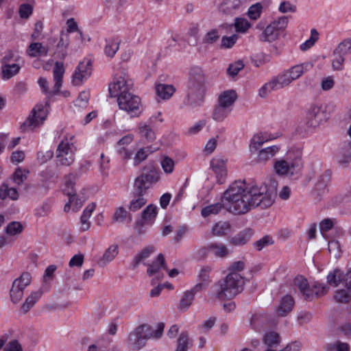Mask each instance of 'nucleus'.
<instances>
[{
    "label": "nucleus",
    "instance_id": "23",
    "mask_svg": "<svg viewBox=\"0 0 351 351\" xmlns=\"http://www.w3.org/2000/svg\"><path fill=\"white\" fill-rule=\"evenodd\" d=\"M119 253V247L116 244L110 245L107 248L103 256L97 261L99 267H104L112 261Z\"/></svg>",
    "mask_w": 351,
    "mask_h": 351
},
{
    "label": "nucleus",
    "instance_id": "38",
    "mask_svg": "<svg viewBox=\"0 0 351 351\" xmlns=\"http://www.w3.org/2000/svg\"><path fill=\"white\" fill-rule=\"evenodd\" d=\"M194 298L195 296L193 295V293H191L189 291H185L180 300L178 309L182 311H186L193 303Z\"/></svg>",
    "mask_w": 351,
    "mask_h": 351
},
{
    "label": "nucleus",
    "instance_id": "42",
    "mask_svg": "<svg viewBox=\"0 0 351 351\" xmlns=\"http://www.w3.org/2000/svg\"><path fill=\"white\" fill-rule=\"evenodd\" d=\"M230 110L226 107L218 104L213 112V118L217 121H222L228 114Z\"/></svg>",
    "mask_w": 351,
    "mask_h": 351
},
{
    "label": "nucleus",
    "instance_id": "53",
    "mask_svg": "<svg viewBox=\"0 0 351 351\" xmlns=\"http://www.w3.org/2000/svg\"><path fill=\"white\" fill-rule=\"evenodd\" d=\"M267 137L265 136L263 134H257L254 136L251 141L250 149L251 151L253 149L258 150L261 145H262L265 141H267Z\"/></svg>",
    "mask_w": 351,
    "mask_h": 351
},
{
    "label": "nucleus",
    "instance_id": "41",
    "mask_svg": "<svg viewBox=\"0 0 351 351\" xmlns=\"http://www.w3.org/2000/svg\"><path fill=\"white\" fill-rule=\"evenodd\" d=\"M208 249L212 251L216 256L220 258H224L228 254L227 247L223 244L210 243L208 245Z\"/></svg>",
    "mask_w": 351,
    "mask_h": 351
},
{
    "label": "nucleus",
    "instance_id": "1",
    "mask_svg": "<svg viewBox=\"0 0 351 351\" xmlns=\"http://www.w3.org/2000/svg\"><path fill=\"white\" fill-rule=\"evenodd\" d=\"M250 187L243 181H235L223 193V208L234 215H243L252 209Z\"/></svg>",
    "mask_w": 351,
    "mask_h": 351
},
{
    "label": "nucleus",
    "instance_id": "14",
    "mask_svg": "<svg viewBox=\"0 0 351 351\" xmlns=\"http://www.w3.org/2000/svg\"><path fill=\"white\" fill-rule=\"evenodd\" d=\"M132 83L131 80L125 79V76L120 75L115 77L112 83L109 84L108 90L111 97H119L121 92H129L132 88Z\"/></svg>",
    "mask_w": 351,
    "mask_h": 351
},
{
    "label": "nucleus",
    "instance_id": "51",
    "mask_svg": "<svg viewBox=\"0 0 351 351\" xmlns=\"http://www.w3.org/2000/svg\"><path fill=\"white\" fill-rule=\"evenodd\" d=\"M251 61L255 66L259 67L261 65L269 62L270 61V56L268 54L260 52L252 57Z\"/></svg>",
    "mask_w": 351,
    "mask_h": 351
},
{
    "label": "nucleus",
    "instance_id": "33",
    "mask_svg": "<svg viewBox=\"0 0 351 351\" xmlns=\"http://www.w3.org/2000/svg\"><path fill=\"white\" fill-rule=\"evenodd\" d=\"M155 249L153 246H149L144 248L141 252L136 254L132 263H131V266L133 269H135L139 263L143 260L148 258L152 253L154 252Z\"/></svg>",
    "mask_w": 351,
    "mask_h": 351
},
{
    "label": "nucleus",
    "instance_id": "37",
    "mask_svg": "<svg viewBox=\"0 0 351 351\" xmlns=\"http://www.w3.org/2000/svg\"><path fill=\"white\" fill-rule=\"evenodd\" d=\"M23 291L24 289L19 285V281L13 282L12 289L10 291L12 302L14 304L18 303L23 298Z\"/></svg>",
    "mask_w": 351,
    "mask_h": 351
},
{
    "label": "nucleus",
    "instance_id": "32",
    "mask_svg": "<svg viewBox=\"0 0 351 351\" xmlns=\"http://www.w3.org/2000/svg\"><path fill=\"white\" fill-rule=\"evenodd\" d=\"M176 89L172 85L159 84L156 86V92L158 97L162 99H169Z\"/></svg>",
    "mask_w": 351,
    "mask_h": 351
},
{
    "label": "nucleus",
    "instance_id": "35",
    "mask_svg": "<svg viewBox=\"0 0 351 351\" xmlns=\"http://www.w3.org/2000/svg\"><path fill=\"white\" fill-rule=\"evenodd\" d=\"M279 150V148L276 146H270L260 150L257 160L259 162H265L271 158Z\"/></svg>",
    "mask_w": 351,
    "mask_h": 351
},
{
    "label": "nucleus",
    "instance_id": "27",
    "mask_svg": "<svg viewBox=\"0 0 351 351\" xmlns=\"http://www.w3.org/2000/svg\"><path fill=\"white\" fill-rule=\"evenodd\" d=\"M326 278L329 285L336 287L341 282L345 283L346 274H343L340 269L336 268L329 272Z\"/></svg>",
    "mask_w": 351,
    "mask_h": 351
},
{
    "label": "nucleus",
    "instance_id": "40",
    "mask_svg": "<svg viewBox=\"0 0 351 351\" xmlns=\"http://www.w3.org/2000/svg\"><path fill=\"white\" fill-rule=\"evenodd\" d=\"M223 208V202H217L210 204L202 209L201 214L204 217H207L211 215L217 214L221 208Z\"/></svg>",
    "mask_w": 351,
    "mask_h": 351
},
{
    "label": "nucleus",
    "instance_id": "6",
    "mask_svg": "<svg viewBox=\"0 0 351 351\" xmlns=\"http://www.w3.org/2000/svg\"><path fill=\"white\" fill-rule=\"evenodd\" d=\"M302 156V152L299 149L289 151L287 153V160L276 162L274 167L276 173L279 175L298 173L303 167Z\"/></svg>",
    "mask_w": 351,
    "mask_h": 351
},
{
    "label": "nucleus",
    "instance_id": "13",
    "mask_svg": "<svg viewBox=\"0 0 351 351\" xmlns=\"http://www.w3.org/2000/svg\"><path fill=\"white\" fill-rule=\"evenodd\" d=\"M293 81L287 71L277 77L273 78L270 82L265 84L259 90V95L261 97H266L268 92L273 90L280 89L290 84Z\"/></svg>",
    "mask_w": 351,
    "mask_h": 351
},
{
    "label": "nucleus",
    "instance_id": "7",
    "mask_svg": "<svg viewBox=\"0 0 351 351\" xmlns=\"http://www.w3.org/2000/svg\"><path fill=\"white\" fill-rule=\"evenodd\" d=\"M160 180V171L154 162H149L145 165L142 173L135 178L134 186L136 187L140 193L147 192L153 184Z\"/></svg>",
    "mask_w": 351,
    "mask_h": 351
},
{
    "label": "nucleus",
    "instance_id": "63",
    "mask_svg": "<svg viewBox=\"0 0 351 351\" xmlns=\"http://www.w3.org/2000/svg\"><path fill=\"white\" fill-rule=\"evenodd\" d=\"M238 39L237 34H233L231 36H223L221 38V48L229 49L232 47Z\"/></svg>",
    "mask_w": 351,
    "mask_h": 351
},
{
    "label": "nucleus",
    "instance_id": "5",
    "mask_svg": "<svg viewBox=\"0 0 351 351\" xmlns=\"http://www.w3.org/2000/svg\"><path fill=\"white\" fill-rule=\"evenodd\" d=\"M293 282L299 290L300 295L306 301H312L315 298L324 295L329 290L328 286L317 282L311 286L308 280L302 276H296Z\"/></svg>",
    "mask_w": 351,
    "mask_h": 351
},
{
    "label": "nucleus",
    "instance_id": "52",
    "mask_svg": "<svg viewBox=\"0 0 351 351\" xmlns=\"http://www.w3.org/2000/svg\"><path fill=\"white\" fill-rule=\"evenodd\" d=\"M140 133L142 137L147 139L148 142H152L156 138L154 131L149 125H143L139 127Z\"/></svg>",
    "mask_w": 351,
    "mask_h": 351
},
{
    "label": "nucleus",
    "instance_id": "45",
    "mask_svg": "<svg viewBox=\"0 0 351 351\" xmlns=\"http://www.w3.org/2000/svg\"><path fill=\"white\" fill-rule=\"evenodd\" d=\"M333 298L337 302L348 304L351 300V295L346 289H338L335 292Z\"/></svg>",
    "mask_w": 351,
    "mask_h": 351
},
{
    "label": "nucleus",
    "instance_id": "10",
    "mask_svg": "<svg viewBox=\"0 0 351 351\" xmlns=\"http://www.w3.org/2000/svg\"><path fill=\"white\" fill-rule=\"evenodd\" d=\"M48 108H49L48 101H46L45 106L43 104L36 105L32 110L31 114L21 125V130L25 132L27 128H31V130H32L33 128L42 123L47 116Z\"/></svg>",
    "mask_w": 351,
    "mask_h": 351
},
{
    "label": "nucleus",
    "instance_id": "3",
    "mask_svg": "<svg viewBox=\"0 0 351 351\" xmlns=\"http://www.w3.org/2000/svg\"><path fill=\"white\" fill-rule=\"evenodd\" d=\"M218 290L216 298L219 300L234 298L241 293L244 289V278L236 272H230L223 279L218 281Z\"/></svg>",
    "mask_w": 351,
    "mask_h": 351
},
{
    "label": "nucleus",
    "instance_id": "48",
    "mask_svg": "<svg viewBox=\"0 0 351 351\" xmlns=\"http://www.w3.org/2000/svg\"><path fill=\"white\" fill-rule=\"evenodd\" d=\"M325 349L326 351H349L350 346L347 343L337 341L335 343H327Z\"/></svg>",
    "mask_w": 351,
    "mask_h": 351
},
{
    "label": "nucleus",
    "instance_id": "28",
    "mask_svg": "<svg viewBox=\"0 0 351 351\" xmlns=\"http://www.w3.org/2000/svg\"><path fill=\"white\" fill-rule=\"evenodd\" d=\"M160 268L168 271V268L165 264V257L162 254H159L157 256L156 261H153L152 264L148 265L147 270V274L151 276L157 273Z\"/></svg>",
    "mask_w": 351,
    "mask_h": 351
},
{
    "label": "nucleus",
    "instance_id": "20",
    "mask_svg": "<svg viewBox=\"0 0 351 351\" xmlns=\"http://www.w3.org/2000/svg\"><path fill=\"white\" fill-rule=\"evenodd\" d=\"M254 234L253 229L250 228H245L232 237L230 239V242L236 246L244 245L251 239Z\"/></svg>",
    "mask_w": 351,
    "mask_h": 351
},
{
    "label": "nucleus",
    "instance_id": "36",
    "mask_svg": "<svg viewBox=\"0 0 351 351\" xmlns=\"http://www.w3.org/2000/svg\"><path fill=\"white\" fill-rule=\"evenodd\" d=\"M341 158L339 160L340 163H347L351 159V141L344 142L339 150Z\"/></svg>",
    "mask_w": 351,
    "mask_h": 351
},
{
    "label": "nucleus",
    "instance_id": "34",
    "mask_svg": "<svg viewBox=\"0 0 351 351\" xmlns=\"http://www.w3.org/2000/svg\"><path fill=\"white\" fill-rule=\"evenodd\" d=\"M74 176L72 173L66 176V182H65V188L64 189V193L65 195L69 197V202H73L75 199V196L76 195L75 191L74 190L75 182Z\"/></svg>",
    "mask_w": 351,
    "mask_h": 351
},
{
    "label": "nucleus",
    "instance_id": "26",
    "mask_svg": "<svg viewBox=\"0 0 351 351\" xmlns=\"http://www.w3.org/2000/svg\"><path fill=\"white\" fill-rule=\"evenodd\" d=\"M313 64L310 62H305L300 64H297L292 66L291 69L287 70L289 73L291 80L292 81L297 80L304 73V72L309 71L313 68Z\"/></svg>",
    "mask_w": 351,
    "mask_h": 351
},
{
    "label": "nucleus",
    "instance_id": "64",
    "mask_svg": "<svg viewBox=\"0 0 351 351\" xmlns=\"http://www.w3.org/2000/svg\"><path fill=\"white\" fill-rule=\"evenodd\" d=\"M89 100V93L83 91L80 93L77 99L75 101V106L82 108H86L88 105Z\"/></svg>",
    "mask_w": 351,
    "mask_h": 351
},
{
    "label": "nucleus",
    "instance_id": "11",
    "mask_svg": "<svg viewBox=\"0 0 351 351\" xmlns=\"http://www.w3.org/2000/svg\"><path fill=\"white\" fill-rule=\"evenodd\" d=\"M328 119L326 109L322 105L311 104L306 115V124L309 128H317Z\"/></svg>",
    "mask_w": 351,
    "mask_h": 351
},
{
    "label": "nucleus",
    "instance_id": "56",
    "mask_svg": "<svg viewBox=\"0 0 351 351\" xmlns=\"http://www.w3.org/2000/svg\"><path fill=\"white\" fill-rule=\"evenodd\" d=\"M23 230V226L20 222L12 221L5 228V232L10 235H16Z\"/></svg>",
    "mask_w": 351,
    "mask_h": 351
},
{
    "label": "nucleus",
    "instance_id": "60",
    "mask_svg": "<svg viewBox=\"0 0 351 351\" xmlns=\"http://www.w3.org/2000/svg\"><path fill=\"white\" fill-rule=\"evenodd\" d=\"M262 8V5L260 3H257L250 6L247 12V15L250 19L252 20H256L258 18H259Z\"/></svg>",
    "mask_w": 351,
    "mask_h": 351
},
{
    "label": "nucleus",
    "instance_id": "43",
    "mask_svg": "<svg viewBox=\"0 0 351 351\" xmlns=\"http://www.w3.org/2000/svg\"><path fill=\"white\" fill-rule=\"evenodd\" d=\"M128 218V221H131L132 218L130 214L123 208L120 206L117 208L113 217L112 221L114 222H124Z\"/></svg>",
    "mask_w": 351,
    "mask_h": 351
},
{
    "label": "nucleus",
    "instance_id": "30",
    "mask_svg": "<svg viewBox=\"0 0 351 351\" xmlns=\"http://www.w3.org/2000/svg\"><path fill=\"white\" fill-rule=\"evenodd\" d=\"M1 69L2 78L9 80L19 72L21 66L17 63H10L1 65Z\"/></svg>",
    "mask_w": 351,
    "mask_h": 351
},
{
    "label": "nucleus",
    "instance_id": "25",
    "mask_svg": "<svg viewBox=\"0 0 351 351\" xmlns=\"http://www.w3.org/2000/svg\"><path fill=\"white\" fill-rule=\"evenodd\" d=\"M237 99V94L234 90H228L221 93L219 97L217 102L221 106L229 108L232 106Z\"/></svg>",
    "mask_w": 351,
    "mask_h": 351
},
{
    "label": "nucleus",
    "instance_id": "8",
    "mask_svg": "<svg viewBox=\"0 0 351 351\" xmlns=\"http://www.w3.org/2000/svg\"><path fill=\"white\" fill-rule=\"evenodd\" d=\"M152 335L150 326L141 324L130 333L127 343L133 350H138L145 346L147 340L150 339Z\"/></svg>",
    "mask_w": 351,
    "mask_h": 351
},
{
    "label": "nucleus",
    "instance_id": "22",
    "mask_svg": "<svg viewBox=\"0 0 351 351\" xmlns=\"http://www.w3.org/2000/svg\"><path fill=\"white\" fill-rule=\"evenodd\" d=\"M294 304L293 298L291 295L287 294L282 298L280 305L277 308L278 315L280 317L287 316L292 311Z\"/></svg>",
    "mask_w": 351,
    "mask_h": 351
},
{
    "label": "nucleus",
    "instance_id": "29",
    "mask_svg": "<svg viewBox=\"0 0 351 351\" xmlns=\"http://www.w3.org/2000/svg\"><path fill=\"white\" fill-rule=\"evenodd\" d=\"M263 341L268 347V349L276 348L280 345L281 337L278 332L271 331L263 336Z\"/></svg>",
    "mask_w": 351,
    "mask_h": 351
},
{
    "label": "nucleus",
    "instance_id": "47",
    "mask_svg": "<svg viewBox=\"0 0 351 351\" xmlns=\"http://www.w3.org/2000/svg\"><path fill=\"white\" fill-rule=\"evenodd\" d=\"M30 51H33L30 53L32 57H36L40 55L47 56L48 53L47 48L43 46L40 43H33L29 46Z\"/></svg>",
    "mask_w": 351,
    "mask_h": 351
},
{
    "label": "nucleus",
    "instance_id": "61",
    "mask_svg": "<svg viewBox=\"0 0 351 351\" xmlns=\"http://www.w3.org/2000/svg\"><path fill=\"white\" fill-rule=\"evenodd\" d=\"M119 42L110 40L105 47V53L109 57H113L119 49Z\"/></svg>",
    "mask_w": 351,
    "mask_h": 351
},
{
    "label": "nucleus",
    "instance_id": "17",
    "mask_svg": "<svg viewBox=\"0 0 351 351\" xmlns=\"http://www.w3.org/2000/svg\"><path fill=\"white\" fill-rule=\"evenodd\" d=\"M241 0H223L219 7V10L225 16H232L241 12Z\"/></svg>",
    "mask_w": 351,
    "mask_h": 351
},
{
    "label": "nucleus",
    "instance_id": "12",
    "mask_svg": "<svg viewBox=\"0 0 351 351\" xmlns=\"http://www.w3.org/2000/svg\"><path fill=\"white\" fill-rule=\"evenodd\" d=\"M351 53V39L346 38L341 42L333 51L332 66L334 70L341 71L345 61V56Z\"/></svg>",
    "mask_w": 351,
    "mask_h": 351
},
{
    "label": "nucleus",
    "instance_id": "15",
    "mask_svg": "<svg viewBox=\"0 0 351 351\" xmlns=\"http://www.w3.org/2000/svg\"><path fill=\"white\" fill-rule=\"evenodd\" d=\"M92 72V62L90 60H84L80 62L73 75L72 82L74 85H80L84 79L90 76Z\"/></svg>",
    "mask_w": 351,
    "mask_h": 351
},
{
    "label": "nucleus",
    "instance_id": "16",
    "mask_svg": "<svg viewBox=\"0 0 351 351\" xmlns=\"http://www.w3.org/2000/svg\"><path fill=\"white\" fill-rule=\"evenodd\" d=\"M56 154L61 165L69 166L74 161V153L68 143L61 142L58 146Z\"/></svg>",
    "mask_w": 351,
    "mask_h": 351
},
{
    "label": "nucleus",
    "instance_id": "9",
    "mask_svg": "<svg viewBox=\"0 0 351 351\" xmlns=\"http://www.w3.org/2000/svg\"><path fill=\"white\" fill-rule=\"evenodd\" d=\"M117 102L119 108L127 112L131 117L138 116L141 114L139 110L141 98L130 91L121 92L117 98Z\"/></svg>",
    "mask_w": 351,
    "mask_h": 351
},
{
    "label": "nucleus",
    "instance_id": "19",
    "mask_svg": "<svg viewBox=\"0 0 351 351\" xmlns=\"http://www.w3.org/2000/svg\"><path fill=\"white\" fill-rule=\"evenodd\" d=\"M64 73V64L62 62H56L53 69L55 84L52 91L53 95H57L62 86V78Z\"/></svg>",
    "mask_w": 351,
    "mask_h": 351
},
{
    "label": "nucleus",
    "instance_id": "62",
    "mask_svg": "<svg viewBox=\"0 0 351 351\" xmlns=\"http://www.w3.org/2000/svg\"><path fill=\"white\" fill-rule=\"evenodd\" d=\"M230 224L227 222H219L213 228V232L215 235L222 236L226 234V232L230 229Z\"/></svg>",
    "mask_w": 351,
    "mask_h": 351
},
{
    "label": "nucleus",
    "instance_id": "54",
    "mask_svg": "<svg viewBox=\"0 0 351 351\" xmlns=\"http://www.w3.org/2000/svg\"><path fill=\"white\" fill-rule=\"evenodd\" d=\"M234 25L237 32L245 33L250 27L251 24L245 19L236 18Z\"/></svg>",
    "mask_w": 351,
    "mask_h": 351
},
{
    "label": "nucleus",
    "instance_id": "4",
    "mask_svg": "<svg viewBox=\"0 0 351 351\" xmlns=\"http://www.w3.org/2000/svg\"><path fill=\"white\" fill-rule=\"evenodd\" d=\"M249 192L251 195L252 208L256 207L261 209L267 208L273 205L277 196L276 189L274 186L265 184L250 186Z\"/></svg>",
    "mask_w": 351,
    "mask_h": 351
},
{
    "label": "nucleus",
    "instance_id": "31",
    "mask_svg": "<svg viewBox=\"0 0 351 351\" xmlns=\"http://www.w3.org/2000/svg\"><path fill=\"white\" fill-rule=\"evenodd\" d=\"M19 193L15 188H10L5 183H3L0 186V199L4 200L9 197L12 200H16L19 199Z\"/></svg>",
    "mask_w": 351,
    "mask_h": 351
},
{
    "label": "nucleus",
    "instance_id": "21",
    "mask_svg": "<svg viewBox=\"0 0 351 351\" xmlns=\"http://www.w3.org/2000/svg\"><path fill=\"white\" fill-rule=\"evenodd\" d=\"M146 193L147 192L143 191L141 193H140L138 191H137L136 187L134 186L132 193L133 199L131 200L129 205V209L130 211L136 212L145 205L147 200L144 197V195L146 194Z\"/></svg>",
    "mask_w": 351,
    "mask_h": 351
},
{
    "label": "nucleus",
    "instance_id": "55",
    "mask_svg": "<svg viewBox=\"0 0 351 351\" xmlns=\"http://www.w3.org/2000/svg\"><path fill=\"white\" fill-rule=\"evenodd\" d=\"M189 346V336L187 332H182L178 339V346L176 351H187Z\"/></svg>",
    "mask_w": 351,
    "mask_h": 351
},
{
    "label": "nucleus",
    "instance_id": "49",
    "mask_svg": "<svg viewBox=\"0 0 351 351\" xmlns=\"http://www.w3.org/2000/svg\"><path fill=\"white\" fill-rule=\"evenodd\" d=\"M20 60V56L12 50H8L5 53L3 57L1 59V65L16 63Z\"/></svg>",
    "mask_w": 351,
    "mask_h": 351
},
{
    "label": "nucleus",
    "instance_id": "57",
    "mask_svg": "<svg viewBox=\"0 0 351 351\" xmlns=\"http://www.w3.org/2000/svg\"><path fill=\"white\" fill-rule=\"evenodd\" d=\"M27 173H29V171L22 169L20 167L17 168L13 174L14 182L17 184H22L27 179Z\"/></svg>",
    "mask_w": 351,
    "mask_h": 351
},
{
    "label": "nucleus",
    "instance_id": "24",
    "mask_svg": "<svg viewBox=\"0 0 351 351\" xmlns=\"http://www.w3.org/2000/svg\"><path fill=\"white\" fill-rule=\"evenodd\" d=\"M276 23H271L259 36V39L262 42H273L276 40L280 34V31L275 26Z\"/></svg>",
    "mask_w": 351,
    "mask_h": 351
},
{
    "label": "nucleus",
    "instance_id": "46",
    "mask_svg": "<svg viewBox=\"0 0 351 351\" xmlns=\"http://www.w3.org/2000/svg\"><path fill=\"white\" fill-rule=\"evenodd\" d=\"M96 205L95 203H92L86 206L81 216V222L83 225H86V227H83V230H86L89 228L90 224L88 222V218L90 217L93 211L95 210Z\"/></svg>",
    "mask_w": 351,
    "mask_h": 351
},
{
    "label": "nucleus",
    "instance_id": "18",
    "mask_svg": "<svg viewBox=\"0 0 351 351\" xmlns=\"http://www.w3.org/2000/svg\"><path fill=\"white\" fill-rule=\"evenodd\" d=\"M210 166L216 173L217 182L219 184L223 183L227 173L225 160L220 158H214L210 161Z\"/></svg>",
    "mask_w": 351,
    "mask_h": 351
},
{
    "label": "nucleus",
    "instance_id": "50",
    "mask_svg": "<svg viewBox=\"0 0 351 351\" xmlns=\"http://www.w3.org/2000/svg\"><path fill=\"white\" fill-rule=\"evenodd\" d=\"M157 206L154 204L148 205L142 212L141 216L143 220H153L157 215Z\"/></svg>",
    "mask_w": 351,
    "mask_h": 351
},
{
    "label": "nucleus",
    "instance_id": "58",
    "mask_svg": "<svg viewBox=\"0 0 351 351\" xmlns=\"http://www.w3.org/2000/svg\"><path fill=\"white\" fill-rule=\"evenodd\" d=\"M274 243V240L269 235L264 236L262 239L256 241L253 243L254 247L261 251L263 248Z\"/></svg>",
    "mask_w": 351,
    "mask_h": 351
},
{
    "label": "nucleus",
    "instance_id": "59",
    "mask_svg": "<svg viewBox=\"0 0 351 351\" xmlns=\"http://www.w3.org/2000/svg\"><path fill=\"white\" fill-rule=\"evenodd\" d=\"M244 67V64L242 61L239 60L234 64H230L227 69L228 74L232 77H235L239 72Z\"/></svg>",
    "mask_w": 351,
    "mask_h": 351
},
{
    "label": "nucleus",
    "instance_id": "39",
    "mask_svg": "<svg viewBox=\"0 0 351 351\" xmlns=\"http://www.w3.org/2000/svg\"><path fill=\"white\" fill-rule=\"evenodd\" d=\"M41 296L40 292H34L31 293L25 300V302L21 306V310L24 313H26L34 305L36 301Z\"/></svg>",
    "mask_w": 351,
    "mask_h": 351
},
{
    "label": "nucleus",
    "instance_id": "2",
    "mask_svg": "<svg viewBox=\"0 0 351 351\" xmlns=\"http://www.w3.org/2000/svg\"><path fill=\"white\" fill-rule=\"evenodd\" d=\"M206 94V77L202 69L194 67L191 69L187 85L186 105L196 108L203 104Z\"/></svg>",
    "mask_w": 351,
    "mask_h": 351
},
{
    "label": "nucleus",
    "instance_id": "44",
    "mask_svg": "<svg viewBox=\"0 0 351 351\" xmlns=\"http://www.w3.org/2000/svg\"><path fill=\"white\" fill-rule=\"evenodd\" d=\"M154 152L151 147L141 148L134 157V165L138 166L141 162L145 160L149 154Z\"/></svg>",
    "mask_w": 351,
    "mask_h": 351
}]
</instances>
